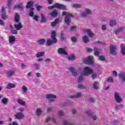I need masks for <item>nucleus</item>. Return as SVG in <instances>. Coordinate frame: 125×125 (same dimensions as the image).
I'll return each mask as SVG.
<instances>
[{
    "instance_id": "56",
    "label": "nucleus",
    "mask_w": 125,
    "mask_h": 125,
    "mask_svg": "<svg viewBox=\"0 0 125 125\" xmlns=\"http://www.w3.org/2000/svg\"><path fill=\"white\" fill-rule=\"evenodd\" d=\"M107 82L108 83H113L114 82V80H113V78L112 77H109L107 79Z\"/></svg>"
},
{
    "instance_id": "41",
    "label": "nucleus",
    "mask_w": 125,
    "mask_h": 125,
    "mask_svg": "<svg viewBox=\"0 0 125 125\" xmlns=\"http://www.w3.org/2000/svg\"><path fill=\"white\" fill-rule=\"evenodd\" d=\"M121 108H124V105L123 104H119V105H115V109L116 110H120Z\"/></svg>"
},
{
    "instance_id": "3",
    "label": "nucleus",
    "mask_w": 125,
    "mask_h": 125,
    "mask_svg": "<svg viewBox=\"0 0 125 125\" xmlns=\"http://www.w3.org/2000/svg\"><path fill=\"white\" fill-rule=\"evenodd\" d=\"M92 14V11L88 9H85L83 13L81 14L82 17H87L88 15Z\"/></svg>"
},
{
    "instance_id": "45",
    "label": "nucleus",
    "mask_w": 125,
    "mask_h": 125,
    "mask_svg": "<svg viewBox=\"0 0 125 125\" xmlns=\"http://www.w3.org/2000/svg\"><path fill=\"white\" fill-rule=\"evenodd\" d=\"M41 15L42 17L41 22H42V23H45V22H46V20L45 19V18L42 14H41Z\"/></svg>"
},
{
    "instance_id": "6",
    "label": "nucleus",
    "mask_w": 125,
    "mask_h": 125,
    "mask_svg": "<svg viewBox=\"0 0 125 125\" xmlns=\"http://www.w3.org/2000/svg\"><path fill=\"white\" fill-rule=\"evenodd\" d=\"M51 41H52L53 43H56V42H57V39H56V32L55 31H52Z\"/></svg>"
},
{
    "instance_id": "43",
    "label": "nucleus",
    "mask_w": 125,
    "mask_h": 125,
    "mask_svg": "<svg viewBox=\"0 0 125 125\" xmlns=\"http://www.w3.org/2000/svg\"><path fill=\"white\" fill-rule=\"evenodd\" d=\"M64 112H63V110H59L58 111V115L59 116V117H63L64 116Z\"/></svg>"
},
{
    "instance_id": "36",
    "label": "nucleus",
    "mask_w": 125,
    "mask_h": 125,
    "mask_svg": "<svg viewBox=\"0 0 125 125\" xmlns=\"http://www.w3.org/2000/svg\"><path fill=\"white\" fill-rule=\"evenodd\" d=\"M21 89L24 93H27V92H28V88L25 85H23L21 87Z\"/></svg>"
},
{
    "instance_id": "40",
    "label": "nucleus",
    "mask_w": 125,
    "mask_h": 125,
    "mask_svg": "<svg viewBox=\"0 0 125 125\" xmlns=\"http://www.w3.org/2000/svg\"><path fill=\"white\" fill-rule=\"evenodd\" d=\"M75 59H76V56H75V55L74 54H71L68 57V60H75Z\"/></svg>"
},
{
    "instance_id": "52",
    "label": "nucleus",
    "mask_w": 125,
    "mask_h": 125,
    "mask_svg": "<svg viewBox=\"0 0 125 125\" xmlns=\"http://www.w3.org/2000/svg\"><path fill=\"white\" fill-rule=\"evenodd\" d=\"M77 87L79 88V89H83L84 88V85L82 84H78L77 85Z\"/></svg>"
},
{
    "instance_id": "55",
    "label": "nucleus",
    "mask_w": 125,
    "mask_h": 125,
    "mask_svg": "<svg viewBox=\"0 0 125 125\" xmlns=\"http://www.w3.org/2000/svg\"><path fill=\"white\" fill-rule=\"evenodd\" d=\"M72 42H77V38L75 37H73L71 38Z\"/></svg>"
},
{
    "instance_id": "12",
    "label": "nucleus",
    "mask_w": 125,
    "mask_h": 125,
    "mask_svg": "<svg viewBox=\"0 0 125 125\" xmlns=\"http://www.w3.org/2000/svg\"><path fill=\"white\" fill-rule=\"evenodd\" d=\"M54 7L58 8V9H66V6L62 4L56 3L54 5Z\"/></svg>"
},
{
    "instance_id": "26",
    "label": "nucleus",
    "mask_w": 125,
    "mask_h": 125,
    "mask_svg": "<svg viewBox=\"0 0 125 125\" xmlns=\"http://www.w3.org/2000/svg\"><path fill=\"white\" fill-rule=\"evenodd\" d=\"M15 21L17 23L20 22V15L18 13L15 14Z\"/></svg>"
},
{
    "instance_id": "19",
    "label": "nucleus",
    "mask_w": 125,
    "mask_h": 125,
    "mask_svg": "<svg viewBox=\"0 0 125 125\" xmlns=\"http://www.w3.org/2000/svg\"><path fill=\"white\" fill-rule=\"evenodd\" d=\"M35 13L33 11H30L29 13V16H31V17H33L34 20H35V21H39V17L37 15H34Z\"/></svg>"
},
{
    "instance_id": "63",
    "label": "nucleus",
    "mask_w": 125,
    "mask_h": 125,
    "mask_svg": "<svg viewBox=\"0 0 125 125\" xmlns=\"http://www.w3.org/2000/svg\"><path fill=\"white\" fill-rule=\"evenodd\" d=\"M12 3V0H8L7 2V5H8V6H9V5H10V4Z\"/></svg>"
},
{
    "instance_id": "51",
    "label": "nucleus",
    "mask_w": 125,
    "mask_h": 125,
    "mask_svg": "<svg viewBox=\"0 0 125 125\" xmlns=\"http://www.w3.org/2000/svg\"><path fill=\"white\" fill-rule=\"evenodd\" d=\"M123 29H124V28H123V27L119 28V29H118L115 31V34H116V35H117V34H118V33H120V32H121V31H123Z\"/></svg>"
},
{
    "instance_id": "57",
    "label": "nucleus",
    "mask_w": 125,
    "mask_h": 125,
    "mask_svg": "<svg viewBox=\"0 0 125 125\" xmlns=\"http://www.w3.org/2000/svg\"><path fill=\"white\" fill-rule=\"evenodd\" d=\"M112 74L113 75V76H115V77H118V72H117V71H113L112 72Z\"/></svg>"
},
{
    "instance_id": "9",
    "label": "nucleus",
    "mask_w": 125,
    "mask_h": 125,
    "mask_svg": "<svg viewBox=\"0 0 125 125\" xmlns=\"http://www.w3.org/2000/svg\"><path fill=\"white\" fill-rule=\"evenodd\" d=\"M68 70L71 72V74L73 77H77L78 76V72L76 70V69L73 67H70L68 68Z\"/></svg>"
},
{
    "instance_id": "59",
    "label": "nucleus",
    "mask_w": 125,
    "mask_h": 125,
    "mask_svg": "<svg viewBox=\"0 0 125 125\" xmlns=\"http://www.w3.org/2000/svg\"><path fill=\"white\" fill-rule=\"evenodd\" d=\"M88 100L90 101V102H94L95 101L93 98H89Z\"/></svg>"
},
{
    "instance_id": "1",
    "label": "nucleus",
    "mask_w": 125,
    "mask_h": 125,
    "mask_svg": "<svg viewBox=\"0 0 125 125\" xmlns=\"http://www.w3.org/2000/svg\"><path fill=\"white\" fill-rule=\"evenodd\" d=\"M66 15L64 21L67 25H70L71 23V17H73V15L72 14H68L66 12H62V16Z\"/></svg>"
},
{
    "instance_id": "46",
    "label": "nucleus",
    "mask_w": 125,
    "mask_h": 125,
    "mask_svg": "<svg viewBox=\"0 0 125 125\" xmlns=\"http://www.w3.org/2000/svg\"><path fill=\"white\" fill-rule=\"evenodd\" d=\"M72 7H74L75 8H81V7H82V5L80 4H74L72 5Z\"/></svg>"
},
{
    "instance_id": "39",
    "label": "nucleus",
    "mask_w": 125,
    "mask_h": 125,
    "mask_svg": "<svg viewBox=\"0 0 125 125\" xmlns=\"http://www.w3.org/2000/svg\"><path fill=\"white\" fill-rule=\"evenodd\" d=\"M121 52L123 55H125V45H121Z\"/></svg>"
},
{
    "instance_id": "64",
    "label": "nucleus",
    "mask_w": 125,
    "mask_h": 125,
    "mask_svg": "<svg viewBox=\"0 0 125 125\" xmlns=\"http://www.w3.org/2000/svg\"><path fill=\"white\" fill-rule=\"evenodd\" d=\"M0 25H1L2 26L4 25V22H3L2 20H0Z\"/></svg>"
},
{
    "instance_id": "32",
    "label": "nucleus",
    "mask_w": 125,
    "mask_h": 125,
    "mask_svg": "<svg viewBox=\"0 0 125 125\" xmlns=\"http://www.w3.org/2000/svg\"><path fill=\"white\" fill-rule=\"evenodd\" d=\"M94 55H95V56H99V52H100V50L98 48H94Z\"/></svg>"
},
{
    "instance_id": "16",
    "label": "nucleus",
    "mask_w": 125,
    "mask_h": 125,
    "mask_svg": "<svg viewBox=\"0 0 125 125\" xmlns=\"http://www.w3.org/2000/svg\"><path fill=\"white\" fill-rule=\"evenodd\" d=\"M42 114V109L41 107L37 108L35 111V115L38 117H40Z\"/></svg>"
},
{
    "instance_id": "11",
    "label": "nucleus",
    "mask_w": 125,
    "mask_h": 125,
    "mask_svg": "<svg viewBox=\"0 0 125 125\" xmlns=\"http://www.w3.org/2000/svg\"><path fill=\"white\" fill-rule=\"evenodd\" d=\"M84 32L85 34L88 35L89 38H93L94 36V33H93L92 31H91V30L89 29H85Z\"/></svg>"
},
{
    "instance_id": "49",
    "label": "nucleus",
    "mask_w": 125,
    "mask_h": 125,
    "mask_svg": "<svg viewBox=\"0 0 125 125\" xmlns=\"http://www.w3.org/2000/svg\"><path fill=\"white\" fill-rule=\"evenodd\" d=\"M83 96V94L81 92L77 93L75 94V97L76 98H80V97H82Z\"/></svg>"
},
{
    "instance_id": "22",
    "label": "nucleus",
    "mask_w": 125,
    "mask_h": 125,
    "mask_svg": "<svg viewBox=\"0 0 125 125\" xmlns=\"http://www.w3.org/2000/svg\"><path fill=\"white\" fill-rule=\"evenodd\" d=\"M44 55H45V53L44 52H38L36 54V57L37 58H41V57H43Z\"/></svg>"
},
{
    "instance_id": "54",
    "label": "nucleus",
    "mask_w": 125,
    "mask_h": 125,
    "mask_svg": "<svg viewBox=\"0 0 125 125\" xmlns=\"http://www.w3.org/2000/svg\"><path fill=\"white\" fill-rule=\"evenodd\" d=\"M71 112L72 113V115H76L77 111V109H76L75 108H73L71 110Z\"/></svg>"
},
{
    "instance_id": "13",
    "label": "nucleus",
    "mask_w": 125,
    "mask_h": 125,
    "mask_svg": "<svg viewBox=\"0 0 125 125\" xmlns=\"http://www.w3.org/2000/svg\"><path fill=\"white\" fill-rule=\"evenodd\" d=\"M59 54H63L64 55H68V53L66 52V49L64 48H60L58 50Z\"/></svg>"
},
{
    "instance_id": "15",
    "label": "nucleus",
    "mask_w": 125,
    "mask_h": 125,
    "mask_svg": "<svg viewBox=\"0 0 125 125\" xmlns=\"http://www.w3.org/2000/svg\"><path fill=\"white\" fill-rule=\"evenodd\" d=\"M16 42V38L14 36H11L9 37V42L10 44L12 45Z\"/></svg>"
},
{
    "instance_id": "7",
    "label": "nucleus",
    "mask_w": 125,
    "mask_h": 125,
    "mask_svg": "<svg viewBox=\"0 0 125 125\" xmlns=\"http://www.w3.org/2000/svg\"><path fill=\"white\" fill-rule=\"evenodd\" d=\"M86 113L88 116L91 117L92 118L93 121H97V116L96 115H93V113L90 110H87L86 111Z\"/></svg>"
},
{
    "instance_id": "20",
    "label": "nucleus",
    "mask_w": 125,
    "mask_h": 125,
    "mask_svg": "<svg viewBox=\"0 0 125 125\" xmlns=\"http://www.w3.org/2000/svg\"><path fill=\"white\" fill-rule=\"evenodd\" d=\"M14 74H15V69H10L7 71V75L8 77H12Z\"/></svg>"
},
{
    "instance_id": "2",
    "label": "nucleus",
    "mask_w": 125,
    "mask_h": 125,
    "mask_svg": "<svg viewBox=\"0 0 125 125\" xmlns=\"http://www.w3.org/2000/svg\"><path fill=\"white\" fill-rule=\"evenodd\" d=\"M93 70L90 67H85L83 68V72L82 73L83 76H89L92 73Z\"/></svg>"
},
{
    "instance_id": "35",
    "label": "nucleus",
    "mask_w": 125,
    "mask_h": 125,
    "mask_svg": "<svg viewBox=\"0 0 125 125\" xmlns=\"http://www.w3.org/2000/svg\"><path fill=\"white\" fill-rule=\"evenodd\" d=\"M14 87H15V85L14 84H12L11 83H8L7 86V88H9V89L13 88Z\"/></svg>"
},
{
    "instance_id": "33",
    "label": "nucleus",
    "mask_w": 125,
    "mask_h": 125,
    "mask_svg": "<svg viewBox=\"0 0 125 125\" xmlns=\"http://www.w3.org/2000/svg\"><path fill=\"white\" fill-rule=\"evenodd\" d=\"M59 22V20L58 19L54 21H53L51 23V25L52 27H55L58 22Z\"/></svg>"
},
{
    "instance_id": "29",
    "label": "nucleus",
    "mask_w": 125,
    "mask_h": 125,
    "mask_svg": "<svg viewBox=\"0 0 125 125\" xmlns=\"http://www.w3.org/2000/svg\"><path fill=\"white\" fill-rule=\"evenodd\" d=\"M116 25H117V21L115 20L110 21L109 24L110 27H113V26H116Z\"/></svg>"
},
{
    "instance_id": "18",
    "label": "nucleus",
    "mask_w": 125,
    "mask_h": 125,
    "mask_svg": "<svg viewBox=\"0 0 125 125\" xmlns=\"http://www.w3.org/2000/svg\"><path fill=\"white\" fill-rule=\"evenodd\" d=\"M34 4V2L31 1L27 3L26 5V8H30V11H33L34 10V8L33 7V5Z\"/></svg>"
},
{
    "instance_id": "21",
    "label": "nucleus",
    "mask_w": 125,
    "mask_h": 125,
    "mask_svg": "<svg viewBox=\"0 0 125 125\" xmlns=\"http://www.w3.org/2000/svg\"><path fill=\"white\" fill-rule=\"evenodd\" d=\"M46 98L47 99H54L57 98V97L52 94H49L46 95Z\"/></svg>"
},
{
    "instance_id": "42",
    "label": "nucleus",
    "mask_w": 125,
    "mask_h": 125,
    "mask_svg": "<svg viewBox=\"0 0 125 125\" xmlns=\"http://www.w3.org/2000/svg\"><path fill=\"white\" fill-rule=\"evenodd\" d=\"M17 8L18 9H20V10H24V7L21 6L20 5H17L15 6V9Z\"/></svg>"
},
{
    "instance_id": "53",
    "label": "nucleus",
    "mask_w": 125,
    "mask_h": 125,
    "mask_svg": "<svg viewBox=\"0 0 125 125\" xmlns=\"http://www.w3.org/2000/svg\"><path fill=\"white\" fill-rule=\"evenodd\" d=\"M99 60L101 61H105L106 60V59H105V57L103 56H100L99 58Z\"/></svg>"
},
{
    "instance_id": "48",
    "label": "nucleus",
    "mask_w": 125,
    "mask_h": 125,
    "mask_svg": "<svg viewBox=\"0 0 125 125\" xmlns=\"http://www.w3.org/2000/svg\"><path fill=\"white\" fill-rule=\"evenodd\" d=\"M63 125H74L72 122L69 121H64L63 122Z\"/></svg>"
},
{
    "instance_id": "44",
    "label": "nucleus",
    "mask_w": 125,
    "mask_h": 125,
    "mask_svg": "<svg viewBox=\"0 0 125 125\" xmlns=\"http://www.w3.org/2000/svg\"><path fill=\"white\" fill-rule=\"evenodd\" d=\"M53 43V42H52V41L50 40V39H48L46 41V45L48 46H49L50 45H51Z\"/></svg>"
},
{
    "instance_id": "50",
    "label": "nucleus",
    "mask_w": 125,
    "mask_h": 125,
    "mask_svg": "<svg viewBox=\"0 0 125 125\" xmlns=\"http://www.w3.org/2000/svg\"><path fill=\"white\" fill-rule=\"evenodd\" d=\"M85 75H82V73H81V76H80L79 79H78V83H80L81 82H83V77H84Z\"/></svg>"
},
{
    "instance_id": "37",
    "label": "nucleus",
    "mask_w": 125,
    "mask_h": 125,
    "mask_svg": "<svg viewBox=\"0 0 125 125\" xmlns=\"http://www.w3.org/2000/svg\"><path fill=\"white\" fill-rule=\"evenodd\" d=\"M98 85H99V83L95 82L93 84V88L94 89H98Z\"/></svg>"
},
{
    "instance_id": "61",
    "label": "nucleus",
    "mask_w": 125,
    "mask_h": 125,
    "mask_svg": "<svg viewBox=\"0 0 125 125\" xmlns=\"http://www.w3.org/2000/svg\"><path fill=\"white\" fill-rule=\"evenodd\" d=\"M106 25H103L102 26V29L103 30H106Z\"/></svg>"
},
{
    "instance_id": "27",
    "label": "nucleus",
    "mask_w": 125,
    "mask_h": 125,
    "mask_svg": "<svg viewBox=\"0 0 125 125\" xmlns=\"http://www.w3.org/2000/svg\"><path fill=\"white\" fill-rule=\"evenodd\" d=\"M17 102L19 104L22 105V106H25L26 105V102L23 101V100L21 99H18Z\"/></svg>"
},
{
    "instance_id": "31",
    "label": "nucleus",
    "mask_w": 125,
    "mask_h": 125,
    "mask_svg": "<svg viewBox=\"0 0 125 125\" xmlns=\"http://www.w3.org/2000/svg\"><path fill=\"white\" fill-rule=\"evenodd\" d=\"M90 75H91L92 80H95L97 78V73L94 72L93 70H92V72L91 73Z\"/></svg>"
},
{
    "instance_id": "62",
    "label": "nucleus",
    "mask_w": 125,
    "mask_h": 125,
    "mask_svg": "<svg viewBox=\"0 0 125 125\" xmlns=\"http://www.w3.org/2000/svg\"><path fill=\"white\" fill-rule=\"evenodd\" d=\"M24 108L23 107H21L20 108H19L18 110L20 111V112H24Z\"/></svg>"
},
{
    "instance_id": "4",
    "label": "nucleus",
    "mask_w": 125,
    "mask_h": 125,
    "mask_svg": "<svg viewBox=\"0 0 125 125\" xmlns=\"http://www.w3.org/2000/svg\"><path fill=\"white\" fill-rule=\"evenodd\" d=\"M114 97L117 103H121V102L123 101V99L121 98V96L120 95V94L117 92H115Z\"/></svg>"
},
{
    "instance_id": "60",
    "label": "nucleus",
    "mask_w": 125,
    "mask_h": 125,
    "mask_svg": "<svg viewBox=\"0 0 125 125\" xmlns=\"http://www.w3.org/2000/svg\"><path fill=\"white\" fill-rule=\"evenodd\" d=\"M86 50L88 52H92V49L90 48H87Z\"/></svg>"
},
{
    "instance_id": "10",
    "label": "nucleus",
    "mask_w": 125,
    "mask_h": 125,
    "mask_svg": "<svg viewBox=\"0 0 125 125\" xmlns=\"http://www.w3.org/2000/svg\"><path fill=\"white\" fill-rule=\"evenodd\" d=\"M14 117L17 120H21V119L25 118L24 114L21 112L17 113L14 115Z\"/></svg>"
},
{
    "instance_id": "23",
    "label": "nucleus",
    "mask_w": 125,
    "mask_h": 125,
    "mask_svg": "<svg viewBox=\"0 0 125 125\" xmlns=\"http://www.w3.org/2000/svg\"><path fill=\"white\" fill-rule=\"evenodd\" d=\"M37 43L40 44V45H42V44H44L45 43V39H41L37 40L36 41Z\"/></svg>"
},
{
    "instance_id": "8",
    "label": "nucleus",
    "mask_w": 125,
    "mask_h": 125,
    "mask_svg": "<svg viewBox=\"0 0 125 125\" xmlns=\"http://www.w3.org/2000/svg\"><path fill=\"white\" fill-rule=\"evenodd\" d=\"M116 50H117V46L114 45H111L110 50L111 54H112V55H117V53Z\"/></svg>"
},
{
    "instance_id": "34",
    "label": "nucleus",
    "mask_w": 125,
    "mask_h": 125,
    "mask_svg": "<svg viewBox=\"0 0 125 125\" xmlns=\"http://www.w3.org/2000/svg\"><path fill=\"white\" fill-rule=\"evenodd\" d=\"M1 102L4 105H6V104H7L8 103V99L6 98H3L1 100Z\"/></svg>"
},
{
    "instance_id": "17",
    "label": "nucleus",
    "mask_w": 125,
    "mask_h": 125,
    "mask_svg": "<svg viewBox=\"0 0 125 125\" xmlns=\"http://www.w3.org/2000/svg\"><path fill=\"white\" fill-rule=\"evenodd\" d=\"M14 27L15 28V29L17 30V31H19L23 28V25L21 22H19L17 24H14Z\"/></svg>"
},
{
    "instance_id": "38",
    "label": "nucleus",
    "mask_w": 125,
    "mask_h": 125,
    "mask_svg": "<svg viewBox=\"0 0 125 125\" xmlns=\"http://www.w3.org/2000/svg\"><path fill=\"white\" fill-rule=\"evenodd\" d=\"M11 29H13V26H10ZM11 33L13 34V35H17V30H14V29H12L11 31Z\"/></svg>"
},
{
    "instance_id": "47",
    "label": "nucleus",
    "mask_w": 125,
    "mask_h": 125,
    "mask_svg": "<svg viewBox=\"0 0 125 125\" xmlns=\"http://www.w3.org/2000/svg\"><path fill=\"white\" fill-rule=\"evenodd\" d=\"M77 30V26H72L69 29L70 32H74V31H76Z\"/></svg>"
},
{
    "instance_id": "25",
    "label": "nucleus",
    "mask_w": 125,
    "mask_h": 125,
    "mask_svg": "<svg viewBox=\"0 0 125 125\" xmlns=\"http://www.w3.org/2000/svg\"><path fill=\"white\" fill-rule=\"evenodd\" d=\"M58 14V13L57 12L56 10H54L51 13L49 14V15L51 16V17H53V18L56 17Z\"/></svg>"
},
{
    "instance_id": "14",
    "label": "nucleus",
    "mask_w": 125,
    "mask_h": 125,
    "mask_svg": "<svg viewBox=\"0 0 125 125\" xmlns=\"http://www.w3.org/2000/svg\"><path fill=\"white\" fill-rule=\"evenodd\" d=\"M1 13L2 19H3L4 20L7 19V15H6V13L5 12V10L3 7H1Z\"/></svg>"
},
{
    "instance_id": "5",
    "label": "nucleus",
    "mask_w": 125,
    "mask_h": 125,
    "mask_svg": "<svg viewBox=\"0 0 125 125\" xmlns=\"http://www.w3.org/2000/svg\"><path fill=\"white\" fill-rule=\"evenodd\" d=\"M94 59V58L93 57L89 56L88 58L84 59L83 62L85 64H92Z\"/></svg>"
},
{
    "instance_id": "58",
    "label": "nucleus",
    "mask_w": 125,
    "mask_h": 125,
    "mask_svg": "<svg viewBox=\"0 0 125 125\" xmlns=\"http://www.w3.org/2000/svg\"><path fill=\"white\" fill-rule=\"evenodd\" d=\"M69 98H71V99H74L76 98V95H70L69 96Z\"/></svg>"
},
{
    "instance_id": "24",
    "label": "nucleus",
    "mask_w": 125,
    "mask_h": 125,
    "mask_svg": "<svg viewBox=\"0 0 125 125\" xmlns=\"http://www.w3.org/2000/svg\"><path fill=\"white\" fill-rule=\"evenodd\" d=\"M83 41L84 43H87V42H89V38L87 36L84 35L83 37Z\"/></svg>"
},
{
    "instance_id": "28",
    "label": "nucleus",
    "mask_w": 125,
    "mask_h": 125,
    "mask_svg": "<svg viewBox=\"0 0 125 125\" xmlns=\"http://www.w3.org/2000/svg\"><path fill=\"white\" fill-rule=\"evenodd\" d=\"M33 66L34 67V69H35V70H40V69H41V64H38L37 62H35L33 64Z\"/></svg>"
},
{
    "instance_id": "30",
    "label": "nucleus",
    "mask_w": 125,
    "mask_h": 125,
    "mask_svg": "<svg viewBox=\"0 0 125 125\" xmlns=\"http://www.w3.org/2000/svg\"><path fill=\"white\" fill-rule=\"evenodd\" d=\"M118 77L120 79H122L123 82H125V73H119L118 74Z\"/></svg>"
}]
</instances>
